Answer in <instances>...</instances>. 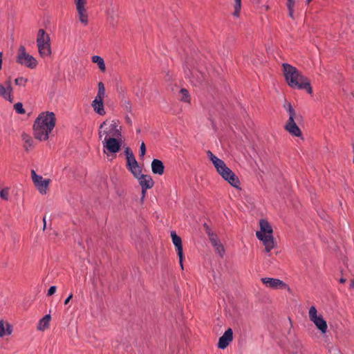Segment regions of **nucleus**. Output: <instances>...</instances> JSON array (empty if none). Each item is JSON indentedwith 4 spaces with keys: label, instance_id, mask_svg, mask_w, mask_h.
Wrapping results in <instances>:
<instances>
[{
    "label": "nucleus",
    "instance_id": "obj_56",
    "mask_svg": "<svg viewBox=\"0 0 354 354\" xmlns=\"http://www.w3.org/2000/svg\"><path fill=\"white\" fill-rule=\"evenodd\" d=\"M311 1H312V0H306V3L308 4Z\"/></svg>",
    "mask_w": 354,
    "mask_h": 354
},
{
    "label": "nucleus",
    "instance_id": "obj_22",
    "mask_svg": "<svg viewBox=\"0 0 354 354\" xmlns=\"http://www.w3.org/2000/svg\"><path fill=\"white\" fill-rule=\"evenodd\" d=\"M91 59L93 63L97 64L101 71L104 72L106 71V65L102 57L98 55H93Z\"/></svg>",
    "mask_w": 354,
    "mask_h": 354
},
{
    "label": "nucleus",
    "instance_id": "obj_14",
    "mask_svg": "<svg viewBox=\"0 0 354 354\" xmlns=\"http://www.w3.org/2000/svg\"><path fill=\"white\" fill-rule=\"evenodd\" d=\"M151 170L154 174L162 175L165 171L163 162L158 159H153L151 162Z\"/></svg>",
    "mask_w": 354,
    "mask_h": 354
},
{
    "label": "nucleus",
    "instance_id": "obj_47",
    "mask_svg": "<svg viewBox=\"0 0 354 354\" xmlns=\"http://www.w3.org/2000/svg\"><path fill=\"white\" fill-rule=\"evenodd\" d=\"M94 100H97V102H104V97L97 94Z\"/></svg>",
    "mask_w": 354,
    "mask_h": 354
},
{
    "label": "nucleus",
    "instance_id": "obj_42",
    "mask_svg": "<svg viewBox=\"0 0 354 354\" xmlns=\"http://www.w3.org/2000/svg\"><path fill=\"white\" fill-rule=\"evenodd\" d=\"M294 6L295 5L287 6L288 9V15L293 19H294Z\"/></svg>",
    "mask_w": 354,
    "mask_h": 354
},
{
    "label": "nucleus",
    "instance_id": "obj_29",
    "mask_svg": "<svg viewBox=\"0 0 354 354\" xmlns=\"http://www.w3.org/2000/svg\"><path fill=\"white\" fill-rule=\"evenodd\" d=\"M19 51H20V53L17 56V63H22L21 60H22V57H25L27 54H28V53H26V48L23 45H21L20 47H19Z\"/></svg>",
    "mask_w": 354,
    "mask_h": 354
},
{
    "label": "nucleus",
    "instance_id": "obj_49",
    "mask_svg": "<svg viewBox=\"0 0 354 354\" xmlns=\"http://www.w3.org/2000/svg\"><path fill=\"white\" fill-rule=\"evenodd\" d=\"M6 93H12L13 88L12 86H6Z\"/></svg>",
    "mask_w": 354,
    "mask_h": 354
},
{
    "label": "nucleus",
    "instance_id": "obj_16",
    "mask_svg": "<svg viewBox=\"0 0 354 354\" xmlns=\"http://www.w3.org/2000/svg\"><path fill=\"white\" fill-rule=\"evenodd\" d=\"M21 62L22 63H19L20 64L31 69L35 68L38 64L37 59L30 54H27L25 57H22Z\"/></svg>",
    "mask_w": 354,
    "mask_h": 354
},
{
    "label": "nucleus",
    "instance_id": "obj_25",
    "mask_svg": "<svg viewBox=\"0 0 354 354\" xmlns=\"http://www.w3.org/2000/svg\"><path fill=\"white\" fill-rule=\"evenodd\" d=\"M283 107L286 110V111L288 113L289 117H290V116L296 117L298 115L296 113V112H295V109H293L292 106L291 105V104L290 102H287L286 100L283 104Z\"/></svg>",
    "mask_w": 354,
    "mask_h": 354
},
{
    "label": "nucleus",
    "instance_id": "obj_39",
    "mask_svg": "<svg viewBox=\"0 0 354 354\" xmlns=\"http://www.w3.org/2000/svg\"><path fill=\"white\" fill-rule=\"evenodd\" d=\"M75 3L76 5V8H80L85 6L86 0H75Z\"/></svg>",
    "mask_w": 354,
    "mask_h": 354
},
{
    "label": "nucleus",
    "instance_id": "obj_54",
    "mask_svg": "<svg viewBox=\"0 0 354 354\" xmlns=\"http://www.w3.org/2000/svg\"><path fill=\"white\" fill-rule=\"evenodd\" d=\"M350 288H354V279H352L350 283Z\"/></svg>",
    "mask_w": 354,
    "mask_h": 354
},
{
    "label": "nucleus",
    "instance_id": "obj_38",
    "mask_svg": "<svg viewBox=\"0 0 354 354\" xmlns=\"http://www.w3.org/2000/svg\"><path fill=\"white\" fill-rule=\"evenodd\" d=\"M146 153V146L144 142H141L140 147V157L141 158H143Z\"/></svg>",
    "mask_w": 354,
    "mask_h": 354
},
{
    "label": "nucleus",
    "instance_id": "obj_4",
    "mask_svg": "<svg viewBox=\"0 0 354 354\" xmlns=\"http://www.w3.org/2000/svg\"><path fill=\"white\" fill-rule=\"evenodd\" d=\"M37 45L39 54L41 57H50L52 54L50 39L44 29H39L37 33Z\"/></svg>",
    "mask_w": 354,
    "mask_h": 354
},
{
    "label": "nucleus",
    "instance_id": "obj_32",
    "mask_svg": "<svg viewBox=\"0 0 354 354\" xmlns=\"http://www.w3.org/2000/svg\"><path fill=\"white\" fill-rule=\"evenodd\" d=\"M14 109L16 113L19 114H24L26 113L25 109L23 108V104L21 102H17L14 105Z\"/></svg>",
    "mask_w": 354,
    "mask_h": 354
},
{
    "label": "nucleus",
    "instance_id": "obj_51",
    "mask_svg": "<svg viewBox=\"0 0 354 354\" xmlns=\"http://www.w3.org/2000/svg\"><path fill=\"white\" fill-rule=\"evenodd\" d=\"M43 223H44L43 230H44L46 227V216H44L43 218Z\"/></svg>",
    "mask_w": 354,
    "mask_h": 354
},
{
    "label": "nucleus",
    "instance_id": "obj_46",
    "mask_svg": "<svg viewBox=\"0 0 354 354\" xmlns=\"http://www.w3.org/2000/svg\"><path fill=\"white\" fill-rule=\"evenodd\" d=\"M3 98L6 100H8L11 103L13 102V97L12 96L11 93H8L5 97H3Z\"/></svg>",
    "mask_w": 354,
    "mask_h": 354
},
{
    "label": "nucleus",
    "instance_id": "obj_26",
    "mask_svg": "<svg viewBox=\"0 0 354 354\" xmlns=\"http://www.w3.org/2000/svg\"><path fill=\"white\" fill-rule=\"evenodd\" d=\"M180 94L181 95L180 100L185 102H190V95L189 91L186 88H181L180 90Z\"/></svg>",
    "mask_w": 354,
    "mask_h": 354
},
{
    "label": "nucleus",
    "instance_id": "obj_7",
    "mask_svg": "<svg viewBox=\"0 0 354 354\" xmlns=\"http://www.w3.org/2000/svg\"><path fill=\"white\" fill-rule=\"evenodd\" d=\"M218 174L222 176V178L227 181L232 187L236 189L240 188V180L238 176L228 167L225 165L223 169L218 172Z\"/></svg>",
    "mask_w": 354,
    "mask_h": 354
},
{
    "label": "nucleus",
    "instance_id": "obj_9",
    "mask_svg": "<svg viewBox=\"0 0 354 354\" xmlns=\"http://www.w3.org/2000/svg\"><path fill=\"white\" fill-rule=\"evenodd\" d=\"M137 179L139 180V184L141 186L142 189V196L140 198V203H143L147 189L152 188L154 185V182L151 176L149 175L142 174Z\"/></svg>",
    "mask_w": 354,
    "mask_h": 354
},
{
    "label": "nucleus",
    "instance_id": "obj_13",
    "mask_svg": "<svg viewBox=\"0 0 354 354\" xmlns=\"http://www.w3.org/2000/svg\"><path fill=\"white\" fill-rule=\"evenodd\" d=\"M261 281L268 287L274 289H284L287 286V284L286 283L278 279L265 277L262 278Z\"/></svg>",
    "mask_w": 354,
    "mask_h": 354
},
{
    "label": "nucleus",
    "instance_id": "obj_48",
    "mask_svg": "<svg viewBox=\"0 0 354 354\" xmlns=\"http://www.w3.org/2000/svg\"><path fill=\"white\" fill-rule=\"evenodd\" d=\"M73 298V294H70L68 295V297L65 299L64 301V304L66 305L68 304V302L70 301V300Z\"/></svg>",
    "mask_w": 354,
    "mask_h": 354
},
{
    "label": "nucleus",
    "instance_id": "obj_57",
    "mask_svg": "<svg viewBox=\"0 0 354 354\" xmlns=\"http://www.w3.org/2000/svg\"><path fill=\"white\" fill-rule=\"evenodd\" d=\"M140 129H138L137 130V133H140Z\"/></svg>",
    "mask_w": 354,
    "mask_h": 354
},
{
    "label": "nucleus",
    "instance_id": "obj_28",
    "mask_svg": "<svg viewBox=\"0 0 354 354\" xmlns=\"http://www.w3.org/2000/svg\"><path fill=\"white\" fill-rule=\"evenodd\" d=\"M213 165L218 173L223 169V167H224L226 165L225 162L220 158L215 160V161H214Z\"/></svg>",
    "mask_w": 354,
    "mask_h": 354
},
{
    "label": "nucleus",
    "instance_id": "obj_50",
    "mask_svg": "<svg viewBox=\"0 0 354 354\" xmlns=\"http://www.w3.org/2000/svg\"><path fill=\"white\" fill-rule=\"evenodd\" d=\"M11 84H12V82H11V77H9L8 78V80L6 81V82H5V84H6V85H4V86H12V85H11Z\"/></svg>",
    "mask_w": 354,
    "mask_h": 354
},
{
    "label": "nucleus",
    "instance_id": "obj_44",
    "mask_svg": "<svg viewBox=\"0 0 354 354\" xmlns=\"http://www.w3.org/2000/svg\"><path fill=\"white\" fill-rule=\"evenodd\" d=\"M7 93L6 86L3 84H0V96L3 97Z\"/></svg>",
    "mask_w": 354,
    "mask_h": 354
},
{
    "label": "nucleus",
    "instance_id": "obj_10",
    "mask_svg": "<svg viewBox=\"0 0 354 354\" xmlns=\"http://www.w3.org/2000/svg\"><path fill=\"white\" fill-rule=\"evenodd\" d=\"M171 237L172 239V242L176 248L177 254L179 257L180 266L182 270H183L184 254H183V248L182 239H181L180 236H179L176 233L175 231L171 232Z\"/></svg>",
    "mask_w": 354,
    "mask_h": 354
},
{
    "label": "nucleus",
    "instance_id": "obj_27",
    "mask_svg": "<svg viewBox=\"0 0 354 354\" xmlns=\"http://www.w3.org/2000/svg\"><path fill=\"white\" fill-rule=\"evenodd\" d=\"M234 11L233 12V16L235 17H239L240 15V12L241 9V0H234Z\"/></svg>",
    "mask_w": 354,
    "mask_h": 354
},
{
    "label": "nucleus",
    "instance_id": "obj_2",
    "mask_svg": "<svg viewBox=\"0 0 354 354\" xmlns=\"http://www.w3.org/2000/svg\"><path fill=\"white\" fill-rule=\"evenodd\" d=\"M283 74L288 84L292 88L305 90L308 93H313L310 80L304 76L296 67L284 63L283 64Z\"/></svg>",
    "mask_w": 354,
    "mask_h": 354
},
{
    "label": "nucleus",
    "instance_id": "obj_3",
    "mask_svg": "<svg viewBox=\"0 0 354 354\" xmlns=\"http://www.w3.org/2000/svg\"><path fill=\"white\" fill-rule=\"evenodd\" d=\"M259 226L260 231L256 232V236L259 241L263 242L266 252H270L274 247L272 227L270 223L263 218L260 220Z\"/></svg>",
    "mask_w": 354,
    "mask_h": 354
},
{
    "label": "nucleus",
    "instance_id": "obj_17",
    "mask_svg": "<svg viewBox=\"0 0 354 354\" xmlns=\"http://www.w3.org/2000/svg\"><path fill=\"white\" fill-rule=\"evenodd\" d=\"M312 322L315 324L322 333L325 334L326 333L328 329L327 323L322 315H319Z\"/></svg>",
    "mask_w": 354,
    "mask_h": 354
},
{
    "label": "nucleus",
    "instance_id": "obj_37",
    "mask_svg": "<svg viewBox=\"0 0 354 354\" xmlns=\"http://www.w3.org/2000/svg\"><path fill=\"white\" fill-rule=\"evenodd\" d=\"M215 248L220 254V255L223 257V253L225 252V249L223 245L218 241H217V246H216Z\"/></svg>",
    "mask_w": 354,
    "mask_h": 354
},
{
    "label": "nucleus",
    "instance_id": "obj_21",
    "mask_svg": "<svg viewBox=\"0 0 354 354\" xmlns=\"http://www.w3.org/2000/svg\"><path fill=\"white\" fill-rule=\"evenodd\" d=\"M204 228L205 229L206 233L209 236V240L214 247L217 246L216 234L213 233L207 223H204Z\"/></svg>",
    "mask_w": 354,
    "mask_h": 354
},
{
    "label": "nucleus",
    "instance_id": "obj_20",
    "mask_svg": "<svg viewBox=\"0 0 354 354\" xmlns=\"http://www.w3.org/2000/svg\"><path fill=\"white\" fill-rule=\"evenodd\" d=\"M92 106L94 111L100 115H105L106 112L104 109V102H97V100H93L92 102Z\"/></svg>",
    "mask_w": 354,
    "mask_h": 354
},
{
    "label": "nucleus",
    "instance_id": "obj_15",
    "mask_svg": "<svg viewBox=\"0 0 354 354\" xmlns=\"http://www.w3.org/2000/svg\"><path fill=\"white\" fill-rule=\"evenodd\" d=\"M126 167L136 178H138L142 175V167L139 165L137 160L129 164H126Z\"/></svg>",
    "mask_w": 354,
    "mask_h": 354
},
{
    "label": "nucleus",
    "instance_id": "obj_8",
    "mask_svg": "<svg viewBox=\"0 0 354 354\" xmlns=\"http://www.w3.org/2000/svg\"><path fill=\"white\" fill-rule=\"evenodd\" d=\"M31 175L32 182L39 192L41 194H46L50 180L49 178L43 179V177L40 175H37L35 170L31 171Z\"/></svg>",
    "mask_w": 354,
    "mask_h": 354
},
{
    "label": "nucleus",
    "instance_id": "obj_40",
    "mask_svg": "<svg viewBox=\"0 0 354 354\" xmlns=\"http://www.w3.org/2000/svg\"><path fill=\"white\" fill-rule=\"evenodd\" d=\"M207 155L212 163H214V161H215V160H217L218 158L209 150L207 151Z\"/></svg>",
    "mask_w": 354,
    "mask_h": 354
},
{
    "label": "nucleus",
    "instance_id": "obj_19",
    "mask_svg": "<svg viewBox=\"0 0 354 354\" xmlns=\"http://www.w3.org/2000/svg\"><path fill=\"white\" fill-rule=\"evenodd\" d=\"M51 316L50 314L46 315L42 319L39 320L37 329L41 331L47 329L49 327V322Z\"/></svg>",
    "mask_w": 354,
    "mask_h": 354
},
{
    "label": "nucleus",
    "instance_id": "obj_18",
    "mask_svg": "<svg viewBox=\"0 0 354 354\" xmlns=\"http://www.w3.org/2000/svg\"><path fill=\"white\" fill-rule=\"evenodd\" d=\"M21 138L25 142L24 147L26 151H28L29 149H31L34 148V140L30 135L24 132L21 134Z\"/></svg>",
    "mask_w": 354,
    "mask_h": 354
},
{
    "label": "nucleus",
    "instance_id": "obj_35",
    "mask_svg": "<svg viewBox=\"0 0 354 354\" xmlns=\"http://www.w3.org/2000/svg\"><path fill=\"white\" fill-rule=\"evenodd\" d=\"M123 100H124V109H125L126 111L131 113L132 111V106H131V102L129 100H125V98Z\"/></svg>",
    "mask_w": 354,
    "mask_h": 354
},
{
    "label": "nucleus",
    "instance_id": "obj_41",
    "mask_svg": "<svg viewBox=\"0 0 354 354\" xmlns=\"http://www.w3.org/2000/svg\"><path fill=\"white\" fill-rule=\"evenodd\" d=\"M6 335V330L4 328L3 321H0V337H3Z\"/></svg>",
    "mask_w": 354,
    "mask_h": 354
},
{
    "label": "nucleus",
    "instance_id": "obj_23",
    "mask_svg": "<svg viewBox=\"0 0 354 354\" xmlns=\"http://www.w3.org/2000/svg\"><path fill=\"white\" fill-rule=\"evenodd\" d=\"M80 21L84 24V25H86L88 24V15L86 13V10L84 7L77 8Z\"/></svg>",
    "mask_w": 354,
    "mask_h": 354
},
{
    "label": "nucleus",
    "instance_id": "obj_45",
    "mask_svg": "<svg viewBox=\"0 0 354 354\" xmlns=\"http://www.w3.org/2000/svg\"><path fill=\"white\" fill-rule=\"evenodd\" d=\"M12 326L10 324L7 323L6 324V335H9L12 333Z\"/></svg>",
    "mask_w": 354,
    "mask_h": 354
},
{
    "label": "nucleus",
    "instance_id": "obj_34",
    "mask_svg": "<svg viewBox=\"0 0 354 354\" xmlns=\"http://www.w3.org/2000/svg\"><path fill=\"white\" fill-rule=\"evenodd\" d=\"M97 86H98L97 94L104 97V95H105V88H104V83L102 82H100L98 83V84H97Z\"/></svg>",
    "mask_w": 354,
    "mask_h": 354
},
{
    "label": "nucleus",
    "instance_id": "obj_31",
    "mask_svg": "<svg viewBox=\"0 0 354 354\" xmlns=\"http://www.w3.org/2000/svg\"><path fill=\"white\" fill-rule=\"evenodd\" d=\"M27 82L28 79L24 77H19L15 80V84L17 86H22L25 87Z\"/></svg>",
    "mask_w": 354,
    "mask_h": 354
},
{
    "label": "nucleus",
    "instance_id": "obj_53",
    "mask_svg": "<svg viewBox=\"0 0 354 354\" xmlns=\"http://www.w3.org/2000/svg\"><path fill=\"white\" fill-rule=\"evenodd\" d=\"M346 279L343 277L340 278L339 280V283H344L346 282Z\"/></svg>",
    "mask_w": 354,
    "mask_h": 354
},
{
    "label": "nucleus",
    "instance_id": "obj_11",
    "mask_svg": "<svg viewBox=\"0 0 354 354\" xmlns=\"http://www.w3.org/2000/svg\"><path fill=\"white\" fill-rule=\"evenodd\" d=\"M118 138L105 137L103 141L104 147L112 153H116L121 149V141Z\"/></svg>",
    "mask_w": 354,
    "mask_h": 354
},
{
    "label": "nucleus",
    "instance_id": "obj_5",
    "mask_svg": "<svg viewBox=\"0 0 354 354\" xmlns=\"http://www.w3.org/2000/svg\"><path fill=\"white\" fill-rule=\"evenodd\" d=\"M108 120L104 121L100 126L99 129V137L102 138V134L106 135L105 137L109 136V138H120L122 136L121 134V127L120 129L118 128L117 123L115 121L112 120L109 127H106Z\"/></svg>",
    "mask_w": 354,
    "mask_h": 354
},
{
    "label": "nucleus",
    "instance_id": "obj_33",
    "mask_svg": "<svg viewBox=\"0 0 354 354\" xmlns=\"http://www.w3.org/2000/svg\"><path fill=\"white\" fill-rule=\"evenodd\" d=\"M116 91L120 97H121L122 100H124L125 98V88L122 86L117 84Z\"/></svg>",
    "mask_w": 354,
    "mask_h": 354
},
{
    "label": "nucleus",
    "instance_id": "obj_43",
    "mask_svg": "<svg viewBox=\"0 0 354 354\" xmlns=\"http://www.w3.org/2000/svg\"><path fill=\"white\" fill-rule=\"evenodd\" d=\"M56 290H57V287L55 286H50L49 288V289L48 290L47 296H51L53 294H55L56 292Z\"/></svg>",
    "mask_w": 354,
    "mask_h": 354
},
{
    "label": "nucleus",
    "instance_id": "obj_52",
    "mask_svg": "<svg viewBox=\"0 0 354 354\" xmlns=\"http://www.w3.org/2000/svg\"><path fill=\"white\" fill-rule=\"evenodd\" d=\"M295 5L294 0H287V6Z\"/></svg>",
    "mask_w": 354,
    "mask_h": 354
},
{
    "label": "nucleus",
    "instance_id": "obj_36",
    "mask_svg": "<svg viewBox=\"0 0 354 354\" xmlns=\"http://www.w3.org/2000/svg\"><path fill=\"white\" fill-rule=\"evenodd\" d=\"M8 189L7 188L3 189L0 191V196L2 199L7 201L8 199Z\"/></svg>",
    "mask_w": 354,
    "mask_h": 354
},
{
    "label": "nucleus",
    "instance_id": "obj_30",
    "mask_svg": "<svg viewBox=\"0 0 354 354\" xmlns=\"http://www.w3.org/2000/svg\"><path fill=\"white\" fill-rule=\"evenodd\" d=\"M309 318L311 321L314 320L319 316L317 315V310L314 306H312L309 309Z\"/></svg>",
    "mask_w": 354,
    "mask_h": 354
},
{
    "label": "nucleus",
    "instance_id": "obj_24",
    "mask_svg": "<svg viewBox=\"0 0 354 354\" xmlns=\"http://www.w3.org/2000/svg\"><path fill=\"white\" fill-rule=\"evenodd\" d=\"M126 157H127V164L131 163L132 162L136 161V159L129 147H127L124 151Z\"/></svg>",
    "mask_w": 354,
    "mask_h": 354
},
{
    "label": "nucleus",
    "instance_id": "obj_6",
    "mask_svg": "<svg viewBox=\"0 0 354 354\" xmlns=\"http://www.w3.org/2000/svg\"><path fill=\"white\" fill-rule=\"evenodd\" d=\"M303 118L301 115L298 114L296 117H289L284 128L292 136L295 137H301L302 133L299 127L296 124V122H299V120H302Z\"/></svg>",
    "mask_w": 354,
    "mask_h": 354
},
{
    "label": "nucleus",
    "instance_id": "obj_1",
    "mask_svg": "<svg viewBox=\"0 0 354 354\" xmlns=\"http://www.w3.org/2000/svg\"><path fill=\"white\" fill-rule=\"evenodd\" d=\"M56 124V117L53 112H41L35 119L33 126V136L35 139L47 140Z\"/></svg>",
    "mask_w": 354,
    "mask_h": 354
},
{
    "label": "nucleus",
    "instance_id": "obj_55",
    "mask_svg": "<svg viewBox=\"0 0 354 354\" xmlns=\"http://www.w3.org/2000/svg\"><path fill=\"white\" fill-rule=\"evenodd\" d=\"M126 121L128 124H131V120L130 119V118L129 116H127L126 117Z\"/></svg>",
    "mask_w": 354,
    "mask_h": 354
},
{
    "label": "nucleus",
    "instance_id": "obj_12",
    "mask_svg": "<svg viewBox=\"0 0 354 354\" xmlns=\"http://www.w3.org/2000/svg\"><path fill=\"white\" fill-rule=\"evenodd\" d=\"M233 340V331L231 328L227 329L224 334L219 337L217 346L220 349L226 348Z\"/></svg>",
    "mask_w": 354,
    "mask_h": 354
}]
</instances>
